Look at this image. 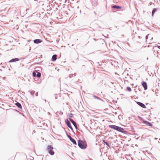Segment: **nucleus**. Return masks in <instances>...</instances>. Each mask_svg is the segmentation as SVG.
Here are the masks:
<instances>
[{
  "instance_id": "nucleus-1",
  "label": "nucleus",
  "mask_w": 160,
  "mask_h": 160,
  "mask_svg": "<svg viewBox=\"0 0 160 160\" xmlns=\"http://www.w3.org/2000/svg\"><path fill=\"white\" fill-rule=\"evenodd\" d=\"M109 127L114 130L121 132L124 134H127V132L123 128L115 125H110L109 126Z\"/></svg>"
},
{
  "instance_id": "nucleus-2",
  "label": "nucleus",
  "mask_w": 160,
  "mask_h": 160,
  "mask_svg": "<svg viewBox=\"0 0 160 160\" xmlns=\"http://www.w3.org/2000/svg\"><path fill=\"white\" fill-rule=\"evenodd\" d=\"M78 144L79 147L82 149H86L87 145L85 140H81L79 139L78 141Z\"/></svg>"
},
{
  "instance_id": "nucleus-3",
  "label": "nucleus",
  "mask_w": 160,
  "mask_h": 160,
  "mask_svg": "<svg viewBox=\"0 0 160 160\" xmlns=\"http://www.w3.org/2000/svg\"><path fill=\"white\" fill-rule=\"evenodd\" d=\"M53 148L51 145H48L47 146L46 148L47 151L49 152L51 155H53L54 154V152L53 150Z\"/></svg>"
},
{
  "instance_id": "nucleus-4",
  "label": "nucleus",
  "mask_w": 160,
  "mask_h": 160,
  "mask_svg": "<svg viewBox=\"0 0 160 160\" xmlns=\"http://www.w3.org/2000/svg\"><path fill=\"white\" fill-rule=\"evenodd\" d=\"M65 122L66 124L71 130H72V128L71 125L68 119H67L65 120Z\"/></svg>"
},
{
  "instance_id": "nucleus-5",
  "label": "nucleus",
  "mask_w": 160,
  "mask_h": 160,
  "mask_svg": "<svg viewBox=\"0 0 160 160\" xmlns=\"http://www.w3.org/2000/svg\"><path fill=\"white\" fill-rule=\"evenodd\" d=\"M32 75L34 77H37L38 78H40L41 76V73L39 72H33Z\"/></svg>"
},
{
  "instance_id": "nucleus-6",
  "label": "nucleus",
  "mask_w": 160,
  "mask_h": 160,
  "mask_svg": "<svg viewBox=\"0 0 160 160\" xmlns=\"http://www.w3.org/2000/svg\"><path fill=\"white\" fill-rule=\"evenodd\" d=\"M15 104L18 107V109L21 110L22 109V107L21 104L19 102H17Z\"/></svg>"
},
{
  "instance_id": "nucleus-7",
  "label": "nucleus",
  "mask_w": 160,
  "mask_h": 160,
  "mask_svg": "<svg viewBox=\"0 0 160 160\" xmlns=\"http://www.w3.org/2000/svg\"><path fill=\"white\" fill-rule=\"evenodd\" d=\"M69 120L70 121L72 122V124L74 125L75 128L77 129V126L76 124V123L74 122V121L72 119L69 118Z\"/></svg>"
},
{
  "instance_id": "nucleus-8",
  "label": "nucleus",
  "mask_w": 160,
  "mask_h": 160,
  "mask_svg": "<svg viewBox=\"0 0 160 160\" xmlns=\"http://www.w3.org/2000/svg\"><path fill=\"white\" fill-rule=\"evenodd\" d=\"M142 84L143 87L144 88L145 90H146L147 89V84L146 82H143L142 83Z\"/></svg>"
},
{
  "instance_id": "nucleus-9",
  "label": "nucleus",
  "mask_w": 160,
  "mask_h": 160,
  "mask_svg": "<svg viewBox=\"0 0 160 160\" xmlns=\"http://www.w3.org/2000/svg\"><path fill=\"white\" fill-rule=\"evenodd\" d=\"M42 41V40L40 39H36L33 40V42L36 44H39Z\"/></svg>"
},
{
  "instance_id": "nucleus-10",
  "label": "nucleus",
  "mask_w": 160,
  "mask_h": 160,
  "mask_svg": "<svg viewBox=\"0 0 160 160\" xmlns=\"http://www.w3.org/2000/svg\"><path fill=\"white\" fill-rule=\"evenodd\" d=\"M112 8L116 9H121L122 7L121 6L119 5H114L112 6Z\"/></svg>"
},
{
  "instance_id": "nucleus-11",
  "label": "nucleus",
  "mask_w": 160,
  "mask_h": 160,
  "mask_svg": "<svg viewBox=\"0 0 160 160\" xmlns=\"http://www.w3.org/2000/svg\"><path fill=\"white\" fill-rule=\"evenodd\" d=\"M19 60L18 58H12L9 61V62H14L16 61H18Z\"/></svg>"
},
{
  "instance_id": "nucleus-12",
  "label": "nucleus",
  "mask_w": 160,
  "mask_h": 160,
  "mask_svg": "<svg viewBox=\"0 0 160 160\" xmlns=\"http://www.w3.org/2000/svg\"><path fill=\"white\" fill-rule=\"evenodd\" d=\"M57 55L56 54H54L53 55L52 58V61H55L56 59H57Z\"/></svg>"
},
{
  "instance_id": "nucleus-13",
  "label": "nucleus",
  "mask_w": 160,
  "mask_h": 160,
  "mask_svg": "<svg viewBox=\"0 0 160 160\" xmlns=\"http://www.w3.org/2000/svg\"><path fill=\"white\" fill-rule=\"evenodd\" d=\"M143 121L144 123L146 124L148 126H150L151 127H152V125L151 123L148 121L144 120H143Z\"/></svg>"
},
{
  "instance_id": "nucleus-14",
  "label": "nucleus",
  "mask_w": 160,
  "mask_h": 160,
  "mask_svg": "<svg viewBox=\"0 0 160 160\" xmlns=\"http://www.w3.org/2000/svg\"><path fill=\"white\" fill-rule=\"evenodd\" d=\"M70 140L74 144L77 145V142L73 138H72Z\"/></svg>"
},
{
  "instance_id": "nucleus-15",
  "label": "nucleus",
  "mask_w": 160,
  "mask_h": 160,
  "mask_svg": "<svg viewBox=\"0 0 160 160\" xmlns=\"http://www.w3.org/2000/svg\"><path fill=\"white\" fill-rule=\"evenodd\" d=\"M102 142H103V143L104 144H105L107 146H108L109 147H110V145L109 144L108 142L106 141L105 140H103Z\"/></svg>"
},
{
  "instance_id": "nucleus-16",
  "label": "nucleus",
  "mask_w": 160,
  "mask_h": 160,
  "mask_svg": "<svg viewBox=\"0 0 160 160\" xmlns=\"http://www.w3.org/2000/svg\"><path fill=\"white\" fill-rule=\"evenodd\" d=\"M92 97L95 98V99H97L98 100H101V99L99 97L95 96V95H93Z\"/></svg>"
},
{
  "instance_id": "nucleus-17",
  "label": "nucleus",
  "mask_w": 160,
  "mask_h": 160,
  "mask_svg": "<svg viewBox=\"0 0 160 160\" xmlns=\"http://www.w3.org/2000/svg\"><path fill=\"white\" fill-rule=\"evenodd\" d=\"M141 107L144 108H146V107L145 105L143 103L141 102Z\"/></svg>"
},
{
  "instance_id": "nucleus-18",
  "label": "nucleus",
  "mask_w": 160,
  "mask_h": 160,
  "mask_svg": "<svg viewBox=\"0 0 160 160\" xmlns=\"http://www.w3.org/2000/svg\"><path fill=\"white\" fill-rule=\"evenodd\" d=\"M127 90L129 92H130L132 91L130 87H128L127 88Z\"/></svg>"
},
{
  "instance_id": "nucleus-19",
  "label": "nucleus",
  "mask_w": 160,
  "mask_h": 160,
  "mask_svg": "<svg viewBox=\"0 0 160 160\" xmlns=\"http://www.w3.org/2000/svg\"><path fill=\"white\" fill-rule=\"evenodd\" d=\"M156 10H157V9L156 8H154L153 10L152 11V16H153V15L154 14L155 12L156 11Z\"/></svg>"
},
{
  "instance_id": "nucleus-20",
  "label": "nucleus",
  "mask_w": 160,
  "mask_h": 160,
  "mask_svg": "<svg viewBox=\"0 0 160 160\" xmlns=\"http://www.w3.org/2000/svg\"><path fill=\"white\" fill-rule=\"evenodd\" d=\"M66 134L67 137L69 138V139L70 140L72 137L70 135H68L67 132H66Z\"/></svg>"
},
{
  "instance_id": "nucleus-21",
  "label": "nucleus",
  "mask_w": 160,
  "mask_h": 160,
  "mask_svg": "<svg viewBox=\"0 0 160 160\" xmlns=\"http://www.w3.org/2000/svg\"><path fill=\"white\" fill-rule=\"evenodd\" d=\"M69 116L70 118H72L73 117V114L71 113L69 114Z\"/></svg>"
},
{
  "instance_id": "nucleus-22",
  "label": "nucleus",
  "mask_w": 160,
  "mask_h": 160,
  "mask_svg": "<svg viewBox=\"0 0 160 160\" xmlns=\"http://www.w3.org/2000/svg\"><path fill=\"white\" fill-rule=\"evenodd\" d=\"M134 101L137 103V104L138 105L140 106V102L137 101H136L135 100H134Z\"/></svg>"
},
{
  "instance_id": "nucleus-23",
  "label": "nucleus",
  "mask_w": 160,
  "mask_h": 160,
  "mask_svg": "<svg viewBox=\"0 0 160 160\" xmlns=\"http://www.w3.org/2000/svg\"><path fill=\"white\" fill-rule=\"evenodd\" d=\"M30 93H31V94L32 95H33L35 93V91H31L30 92Z\"/></svg>"
},
{
  "instance_id": "nucleus-24",
  "label": "nucleus",
  "mask_w": 160,
  "mask_h": 160,
  "mask_svg": "<svg viewBox=\"0 0 160 160\" xmlns=\"http://www.w3.org/2000/svg\"><path fill=\"white\" fill-rule=\"evenodd\" d=\"M149 35V34H148V35H147L146 36V40H147V39H148V35Z\"/></svg>"
},
{
  "instance_id": "nucleus-25",
  "label": "nucleus",
  "mask_w": 160,
  "mask_h": 160,
  "mask_svg": "<svg viewBox=\"0 0 160 160\" xmlns=\"http://www.w3.org/2000/svg\"><path fill=\"white\" fill-rule=\"evenodd\" d=\"M121 117H122V116H121V115H119V116H118V118H119V119H120V118H121Z\"/></svg>"
},
{
  "instance_id": "nucleus-26",
  "label": "nucleus",
  "mask_w": 160,
  "mask_h": 160,
  "mask_svg": "<svg viewBox=\"0 0 160 160\" xmlns=\"http://www.w3.org/2000/svg\"><path fill=\"white\" fill-rule=\"evenodd\" d=\"M35 95L36 96H38V92H37L36 93Z\"/></svg>"
},
{
  "instance_id": "nucleus-27",
  "label": "nucleus",
  "mask_w": 160,
  "mask_h": 160,
  "mask_svg": "<svg viewBox=\"0 0 160 160\" xmlns=\"http://www.w3.org/2000/svg\"><path fill=\"white\" fill-rule=\"evenodd\" d=\"M158 48L160 49V46H158Z\"/></svg>"
},
{
  "instance_id": "nucleus-28",
  "label": "nucleus",
  "mask_w": 160,
  "mask_h": 160,
  "mask_svg": "<svg viewBox=\"0 0 160 160\" xmlns=\"http://www.w3.org/2000/svg\"><path fill=\"white\" fill-rule=\"evenodd\" d=\"M32 160H33V158H34L33 157H32ZM31 159L32 160V159Z\"/></svg>"
},
{
  "instance_id": "nucleus-29",
  "label": "nucleus",
  "mask_w": 160,
  "mask_h": 160,
  "mask_svg": "<svg viewBox=\"0 0 160 160\" xmlns=\"http://www.w3.org/2000/svg\"><path fill=\"white\" fill-rule=\"evenodd\" d=\"M135 98V100L137 101V100L136 99V98Z\"/></svg>"
},
{
  "instance_id": "nucleus-30",
  "label": "nucleus",
  "mask_w": 160,
  "mask_h": 160,
  "mask_svg": "<svg viewBox=\"0 0 160 160\" xmlns=\"http://www.w3.org/2000/svg\"><path fill=\"white\" fill-rule=\"evenodd\" d=\"M138 118H140V116H138Z\"/></svg>"
},
{
  "instance_id": "nucleus-31",
  "label": "nucleus",
  "mask_w": 160,
  "mask_h": 160,
  "mask_svg": "<svg viewBox=\"0 0 160 160\" xmlns=\"http://www.w3.org/2000/svg\"><path fill=\"white\" fill-rule=\"evenodd\" d=\"M140 36H138L139 38H140Z\"/></svg>"
}]
</instances>
